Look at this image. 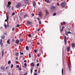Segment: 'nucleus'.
Segmentation results:
<instances>
[{"instance_id": "2", "label": "nucleus", "mask_w": 75, "mask_h": 75, "mask_svg": "<svg viewBox=\"0 0 75 75\" xmlns=\"http://www.w3.org/2000/svg\"><path fill=\"white\" fill-rule=\"evenodd\" d=\"M64 38V43L65 44V45L67 44V37H66V36H65V35H63Z\"/></svg>"}, {"instance_id": "6", "label": "nucleus", "mask_w": 75, "mask_h": 75, "mask_svg": "<svg viewBox=\"0 0 75 75\" xmlns=\"http://www.w3.org/2000/svg\"><path fill=\"white\" fill-rule=\"evenodd\" d=\"M2 39H1L0 40V44L1 45V47H2L3 46V44H2Z\"/></svg>"}, {"instance_id": "44", "label": "nucleus", "mask_w": 75, "mask_h": 75, "mask_svg": "<svg viewBox=\"0 0 75 75\" xmlns=\"http://www.w3.org/2000/svg\"><path fill=\"white\" fill-rule=\"evenodd\" d=\"M37 19L38 20H40V18H37Z\"/></svg>"}, {"instance_id": "50", "label": "nucleus", "mask_w": 75, "mask_h": 75, "mask_svg": "<svg viewBox=\"0 0 75 75\" xmlns=\"http://www.w3.org/2000/svg\"><path fill=\"white\" fill-rule=\"evenodd\" d=\"M67 65L69 67H70V66H69V64H67Z\"/></svg>"}, {"instance_id": "63", "label": "nucleus", "mask_w": 75, "mask_h": 75, "mask_svg": "<svg viewBox=\"0 0 75 75\" xmlns=\"http://www.w3.org/2000/svg\"><path fill=\"white\" fill-rule=\"evenodd\" d=\"M36 61H37V62H39L38 60H36Z\"/></svg>"}, {"instance_id": "39", "label": "nucleus", "mask_w": 75, "mask_h": 75, "mask_svg": "<svg viewBox=\"0 0 75 75\" xmlns=\"http://www.w3.org/2000/svg\"><path fill=\"white\" fill-rule=\"evenodd\" d=\"M16 67L17 68H19V67H20V66H19V65H17L16 66Z\"/></svg>"}, {"instance_id": "17", "label": "nucleus", "mask_w": 75, "mask_h": 75, "mask_svg": "<svg viewBox=\"0 0 75 75\" xmlns=\"http://www.w3.org/2000/svg\"><path fill=\"white\" fill-rule=\"evenodd\" d=\"M27 17V14H25V16H24L23 18H26V17Z\"/></svg>"}, {"instance_id": "4", "label": "nucleus", "mask_w": 75, "mask_h": 75, "mask_svg": "<svg viewBox=\"0 0 75 75\" xmlns=\"http://www.w3.org/2000/svg\"><path fill=\"white\" fill-rule=\"evenodd\" d=\"M6 18L7 19H6L5 21V22H7V21H8V19H9V17H8V15L6 16Z\"/></svg>"}, {"instance_id": "30", "label": "nucleus", "mask_w": 75, "mask_h": 75, "mask_svg": "<svg viewBox=\"0 0 75 75\" xmlns=\"http://www.w3.org/2000/svg\"><path fill=\"white\" fill-rule=\"evenodd\" d=\"M8 5H9V6H10V4H11V3H10V2H8Z\"/></svg>"}, {"instance_id": "61", "label": "nucleus", "mask_w": 75, "mask_h": 75, "mask_svg": "<svg viewBox=\"0 0 75 75\" xmlns=\"http://www.w3.org/2000/svg\"><path fill=\"white\" fill-rule=\"evenodd\" d=\"M27 74V73H25V74H24L23 75H26Z\"/></svg>"}, {"instance_id": "11", "label": "nucleus", "mask_w": 75, "mask_h": 75, "mask_svg": "<svg viewBox=\"0 0 75 75\" xmlns=\"http://www.w3.org/2000/svg\"><path fill=\"white\" fill-rule=\"evenodd\" d=\"M45 11H46V13L47 14V15H46V16H47V15H48L49 14V13H48V12L47 10H45Z\"/></svg>"}, {"instance_id": "29", "label": "nucleus", "mask_w": 75, "mask_h": 75, "mask_svg": "<svg viewBox=\"0 0 75 75\" xmlns=\"http://www.w3.org/2000/svg\"><path fill=\"white\" fill-rule=\"evenodd\" d=\"M66 35H68V32H66Z\"/></svg>"}, {"instance_id": "14", "label": "nucleus", "mask_w": 75, "mask_h": 75, "mask_svg": "<svg viewBox=\"0 0 75 75\" xmlns=\"http://www.w3.org/2000/svg\"><path fill=\"white\" fill-rule=\"evenodd\" d=\"M7 42L8 44H10V39H8L7 41Z\"/></svg>"}, {"instance_id": "35", "label": "nucleus", "mask_w": 75, "mask_h": 75, "mask_svg": "<svg viewBox=\"0 0 75 75\" xmlns=\"http://www.w3.org/2000/svg\"><path fill=\"white\" fill-rule=\"evenodd\" d=\"M20 53L21 55H23V54H24V53H21V52H20Z\"/></svg>"}, {"instance_id": "25", "label": "nucleus", "mask_w": 75, "mask_h": 75, "mask_svg": "<svg viewBox=\"0 0 75 75\" xmlns=\"http://www.w3.org/2000/svg\"><path fill=\"white\" fill-rule=\"evenodd\" d=\"M28 36L29 37H30V38L31 37V34H29L28 35Z\"/></svg>"}, {"instance_id": "32", "label": "nucleus", "mask_w": 75, "mask_h": 75, "mask_svg": "<svg viewBox=\"0 0 75 75\" xmlns=\"http://www.w3.org/2000/svg\"><path fill=\"white\" fill-rule=\"evenodd\" d=\"M15 14V13L13 12L12 14V16H13Z\"/></svg>"}, {"instance_id": "22", "label": "nucleus", "mask_w": 75, "mask_h": 75, "mask_svg": "<svg viewBox=\"0 0 75 75\" xmlns=\"http://www.w3.org/2000/svg\"><path fill=\"white\" fill-rule=\"evenodd\" d=\"M5 38V36H1V38H2V39H4Z\"/></svg>"}, {"instance_id": "28", "label": "nucleus", "mask_w": 75, "mask_h": 75, "mask_svg": "<svg viewBox=\"0 0 75 75\" xmlns=\"http://www.w3.org/2000/svg\"><path fill=\"white\" fill-rule=\"evenodd\" d=\"M20 26V25L18 24H17L16 25V27H18Z\"/></svg>"}, {"instance_id": "64", "label": "nucleus", "mask_w": 75, "mask_h": 75, "mask_svg": "<svg viewBox=\"0 0 75 75\" xmlns=\"http://www.w3.org/2000/svg\"><path fill=\"white\" fill-rule=\"evenodd\" d=\"M10 74H11L10 73H9L8 74V75H10Z\"/></svg>"}, {"instance_id": "27", "label": "nucleus", "mask_w": 75, "mask_h": 75, "mask_svg": "<svg viewBox=\"0 0 75 75\" xmlns=\"http://www.w3.org/2000/svg\"><path fill=\"white\" fill-rule=\"evenodd\" d=\"M13 66H14L13 65V64H11V68H13Z\"/></svg>"}, {"instance_id": "47", "label": "nucleus", "mask_w": 75, "mask_h": 75, "mask_svg": "<svg viewBox=\"0 0 75 75\" xmlns=\"http://www.w3.org/2000/svg\"><path fill=\"white\" fill-rule=\"evenodd\" d=\"M23 41V39H21L20 40V41L21 42H22V41Z\"/></svg>"}, {"instance_id": "38", "label": "nucleus", "mask_w": 75, "mask_h": 75, "mask_svg": "<svg viewBox=\"0 0 75 75\" xmlns=\"http://www.w3.org/2000/svg\"><path fill=\"white\" fill-rule=\"evenodd\" d=\"M9 7H10V5H7V8H8Z\"/></svg>"}, {"instance_id": "62", "label": "nucleus", "mask_w": 75, "mask_h": 75, "mask_svg": "<svg viewBox=\"0 0 75 75\" xmlns=\"http://www.w3.org/2000/svg\"><path fill=\"white\" fill-rule=\"evenodd\" d=\"M24 62H27V61L26 60H24Z\"/></svg>"}, {"instance_id": "26", "label": "nucleus", "mask_w": 75, "mask_h": 75, "mask_svg": "<svg viewBox=\"0 0 75 75\" xmlns=\"http://www.w3.org/2000/svg\"><path fill=\"white\" fill-rule=\"evenodd\" d=\"M31 65L32 67H34V64L32 63L31 64Z\"/></svg>"}, {"instance_id": "7", "label": "nucleus", "mask_w": 75, "mask_h": 75, "mask_svg": "<svg viewBox=\"0 0 75 75\" xmlns=\"http://www.w3.org/2000/svg\"><path fill=\"white\" fill-rule=\"evenodd\" d=\"M27 23L28 24L30 25V24H32V23L30 21H27Z\"/></svg>"}, {"instance_id": "51", "label": "nucleus", "mask_w": 75, "mask_h": 75, "mask_svg": "<svg viewBox=\"0 0 75 75\" xmlns=\"http://www.w3.org/2000/svg\"><path fill=\"white\" fill-rule=\"evenodd\" d=\"M63 29H61L60 31H63Z\"/></svg>"}, {"instance_id": "53", "label": "nucleus", "mask_w": 75, "mask_h": 75, "mask_svg": "<svg viewBox=\"0 0 75 75\" xmlns=\"http://www.w3.org/2000/svg\"><path fill=\"white\" fill-rule=\"evenodd\" d=\"M9 25H9V24H8L7 26V27H9Z\"/></svg>"}, {"instance_id": "23", "label": "nucleus", "mask_w": 75, "mask_h": 75, "mask_svg": "<svg viewBox=\"0 0 75 75\" xmlns=\"http://www.w3.org/2000/svg\"><path fill=\"white\" fill-rule=\"evenodd\" d=\"M4 26L6 28H7V26L6 24L4 25Z\"/></svg>"}, {"instance_id": "42", "label": "nucleus", "mask_w": 75, "mask_h": 75, "mask_svg": "<svg viewBox=\"0 0 75 75\" xmlns=\"http://www.w3.org/2000/svg\"><path fill=\"white\" fill-rule=\"evenodd\" d=\"M69 71H71V67H69Z\"/></svg>"}, {"instance_id": "20", "label": "nucleus", "mask_w": 75, "mask_h": 75, "mask_svg": "<svg viewBox=\"0 0 75 75\" xmlns=\"http://www.w3.org/2000/svg\"><path fill=\"white\" fill-rule=\"evenodd\" d=\"M71 46L72 47H75V44L74 43H72L71 44Z\"/></svg>"}, {"instance_id": "1", "label": "nucleus", "mask_w": 75, "mask_h": 75, "mask_svg": "<svg viewBox=\"0 0 75 75\" xmlns=\"http://www.w3.org/2000/svg\"><path fill=\"white\" fill-rule=\"evenodd\" d=\"M51 11H55V9H56V8L55 7V6H52L51 8Z\"/></svg>"}, {"instance_id": "48", "label": "nucleus", "mask_w": 75, "mask_h": 75, "mask_svg": "<svg viewBox=\"0 0 75 75\" xmlns=\"http://www.w3.org/2000/svg\"><path fill=\"white\" fill-rule=\"evenodd\" d=\"M18 53H16V56H18Z\"/></svg>"}, {"instance_id": "57", "label": "nucleus", "mask_w": 75, "mask_h": 75, "mask_svg": "<svg viewBox=\"0 0 75 75\" xmlns=\"http://www.w3.org/2000/svg\"><path fill=\"white\" fill-rule=\"evenodd\" d=\"M20 20L21 21V20H22V18L21 17H20Z\"/></svg>"}, {"instance_id": "9", "label": "nucleus", "mask_w": 75, "mask_h": 75, "mask_svg": "<svg viewBox=\"0 0 75 75\" xmlns=\"http://www.w3.org/2000/svg\"><path fill=\"white\" fill-rule=\"evenodd\" d=\"M70 49V47H69V46H68L67 49V52H69V49Z\"/></svg>"}, {"instance_id": "15", "label": "nucleus", "mask_w": 75, "mask_h": 75, "mask_svg": "<svg viewBox=\"0 0 75 75\" xmlns=\"http://www.w3.org/2000/svg\"><path fill=\"white\" fill-rule=\"evenodd\" d=\"M1 69H3V70H4V69H5L4 68V67L3 66H2L1 67Z\"/></svg>"}, {"instance_id": "54", "label": "nucleus", "mask_w": 75, "mask_h": 75, "mask_svg": "<svg viewBox=\"0 0 75 75\" xmlns=\"http://www.w3.org/2000/svg\"><path fill=\"white\" fill-rule=\"evenodd\" d=\"M16 64H18V61H16Z\"/></svg>"}, {"instance_id": "55", "label": "nucleus", "mask_w": 75, "mask_h": 75, "mask_svg": "<svg viewBox=\"0 0 75 75\" xmlns=\"http://www.w3.org/2000/svg\"><path fill=\"white\" fill-rule=\"evenodd\" d=\"M40 30V29H38V30H37L36 31H39V30Z\"/></svg>"}, {"instance_id": "3", "label": "nucleus", "mask_w": 75, "mask_h": 75, "mask_svg": "<svg viewBox=\"0 0 75 75\" xmlns=\"http://www.w3.org/2000/svg\"><path fill=\"white\" fill-rule=\"evenodd\" d=\"M21 4L20 3H18L16 6V8H18L21 5Z\"/></svg>"}, {"instance_id": "43", "label": "nucleus", "mask_w": 75, "mask_h": 75, "mask_svg": "<svg viewBox=\"0 0 75 75\" xmlns=\"http://www.w3.org/2000/svg\"><path fill=\"white\" fill-rule=\"evenodd\" d=\"M32 15L33 17H34V13H33Z\"/></svg>"}, {"instance_id": "13", "label": "nucleus", "mask_w": 75, "mask_h": 75, "mask_svg": "<svg viewBox=\"0 0 75 75\" xmlns=\"http://www.w3.org/2000/svg\"><path fill=\"white\" fill-rule=\"evenodd\" d=\"M16 44H18L19 43V40H17L16 41Z\"/></svg>"}, {"instance_id": "10", "label": "nucleus", "mask_w": 75, "mask_h": 75, "mask_svg": "<svg viewBox=\"0 0 75 75\" xmlns=\"http://www.w3.org/2000/svg\"><path fill=\"white\" fill-rule=\"evenodd\" d=\"M33 6L34 7H35V6H36V3H35V1H34L33 3Z\"/></svg>"}, {"instance_id": "49", "label": "nucleus", "mask_w": 75, "mask_h": 75, "mask_svg": "<svg viewBox=\"0 0 75 75\" xmlns=\"http://www.w3.org/2000/svg\"><path fill=\"white\" fill-rule=\"evenodd\" d=\"M63 24H66V23H65V22H63Z\"/></svg>"}, {"instance_id": "60", "label": "nucleus", "mask_w": 75, "mask_h": 75, "mask_svg": "<svg viewBox=\"0 0 75 75\" xmlns=\"http://www.w3.org/2000/svg\"><path fill=\"white\" fill-rule=\"evenodd\" d=\"M37 56L38 57H39V56H40V54H37Z\"/></svg>"}, {"instance_id": "56", "label": "nucleus", "mask_w": 75, "mask_h": 75, "mask_svg": "<svg viewBox=\"0 0 75 75\" xmlns=\"http://www.w3.org/2000/svg\"><path fill=\"white\" fill-rule=\"evenodd\" d=\"M14 28H13L12 29V31H14Z\"/></svg>"}, {"instance_id": "34", "label": "nucleus", "mask_w": 75, "mask_h": 75, "mask_svg": "<svg viewBox=\"0 0 75 75\" xmlns=\"http://www.w3.org/2000/svg\"><path fill=\"white\" fill-rule=\"evenodd\" d=\"M39 22L40 24H41V21H39Z\"/></svg>"}, {"instance_id": "19", "label": "nucleus", "mask_w": 75, "mask_h": 75, "mask_svg": "<svg viewBox=\"0 0 75 75\" xmlns=\"http://www.w3.org/2000/svg\"><path fill=\"white\" fill-rule=\"evenodd\" d=\"M45 1L46 3H50V1H49L48 0H45Z\"/></svg>"}, {"instance_id": "41", "label": "nucleus", "mask_w": 75, "mask_h": 75, "mask_svg": "<svg viewBox=\"0 0 75 75\" xmlns=\"http://www.w3.org/2000/svg\"><path fill=\"white\" fill-rule=\"evenodd\" d=\"M40 65V64H39V63H38L37 64V67H38V66H39V65Z\"/></svg>"}, {"instance_id": "5", "label": "nucleus", "mask_w": 75, "mask_h": 75, "mask_svg": "<svg viewBox=\"0 0 75 75\" xmlns=\"http://www.w3.org/2000/svg\"><path fill=\"white\" fill-rule=\"evenodd\" d=\"M61 6L62 7H64L65 6V3H62L61 4Z\"/></svg>"}, {"instance_id": "18", "label": "nucleus", "mask_w": 75, "mask_h": 75, "mask_svg": "<svg viewBox=\"0 0 75 75\" xmlns=\"http://www.w3.org/2000/svg\"><path fill=\"white\" fill-rule=\"evenodd\" d=\"M62 75H63L64 74V69L63 68H62Z\"/></svg>"}, {"instance_id": "52", "label": "nucleus", "mask_w": 75, "mask_h": 75, "mask_svg": "<svg viewBox=\"0 0 75 75\" xmlns=\"http://www.w3.org/2000/svg\"><path fill=\"white\" fill-rule=\"evenodd\" d=\"M39 44H40V43L38 42L37 43V45H39Z\"/></svg>"}, {"instance_id": "31", "label": "nucleus", "mask_w": 75, "mask_h": 75, "mask_svg": "<svg viewBox=\"0 0 75 75\" xmlns=\"http://www.w3.org/2000/svg\"><path fill=\"white\" fill-rule=\"evenodd\" d=\"M11 64V61H9L8 62V64Z\"/></svg>"}, {"instance_id": "12", "label": "nucleus", "mask_w": 75, "mask_h": 75, "mask_svg": "<svg viewBox=\"0 0 75 75\" xmlns=\"http://www.w3.org/2000/svg\"><path fill=\"white\" fill-rule=\"evenodd\" d=\"M24 1L25 3H28L29 2L28 0H24Z\"/></svg>"}, {"instance_id": "36", "label": "nucleus", "mask_w": 75, "mask_h": 75, "mask_svg": "<svg viewBox=\"0 0 75 75\" xmlns=\"http://www.w3.org/2000/svg\"><path fill=\"white\" fill-rule=\"evenodd\" d=\"M29 58H31V54H29Z\"/></svg>"}, {"instance_id": "40", "label": "nucleus", "mask_w": 75, "mask_h": 75, "mask_svg": "<svg viewBox=\"0 0 75 75\" xmlns=\"http://www.w3.org/2000/svg\"><path fill=\"white\" fill-rule=\"evenodd\" d=\"M68 34H72V33L69 31L68 32Z\"/></svg>"}, {"instance_id": "33", "label": "nucleus", "mask_w": 75, "mask_h": 75, "mask_svg": "<svg viewBox=\"0 0 75 75\" xmlns=\"http://www.w3.org/2000/svg\"><path fill=\"white\" fill-rule=\"evenodd\" d=\"M53 16H56V13H54L53 14Z\"/></svg>"}, {"instance_id": "24", "label": "nucleus", "mask_w": 75, "mask_h": 75, "mask_svg": "<svg viewBox=\"0 0 75 75\" xmlns=\"http://www.w3.org/2000/svg\"><path fill=\"white\" fill-rule=\"evenodd\" d=\"M33 68H31L30 69L31 74H32V72H33Z\"/></svg>"}, {"instance_id": "59", "label": "nucleus", "mask_w": 75, "mask_h": 75, "mask_svg": "<svg viewBox=\"0 0 75 75\" xmlns=\"http://www.w3.org/2000/svg\"><path fill=\"white\" fill-rule=\"evenodd\" d=\"M27 41H28V42H30V40H28Z\"/></svg>"}, {"instance_id": "46", "label": "nucleus", "mask_w": 75, "mask_h": 75, "mask_svg": "<svg viewBox=\"0 0 75 75\" xmlns=\"http://www.w3.org/2000/svg\"><path fill=\"white\" fill-rule=\"evenodd\" d=\"M19 69L20 71H21V67H19Z\"/></svg>"}, {"instance_id": "8", "label": "nucleus", "mask_w": 75, "mask_h": 75, "mask_svg": "<svg viewBox=\"0 0 75 75\" xmlns=\"http://www.w3.org/2000/svg\"><path fill=\"white\" fill-rule=\"evenodd\" d=\"M38 16H39L40 17H42V13L41 12H40L38 14Z\"/></svg>"}, {"instance_id": "45", "label": "nucleus", "mask_w": 75, "mask_h": 75, "mask_svg": "<svg viewBox=\"0 0 75 75\" xmlns=\"http://www.w3.org/2000/svg\"><path fill=\"white\" fill-rule=\"evenodd\" d=\"M24 65L26 67H27V63H25L24 64Z\"/></svg>"}, {"instance_id": "21", "label": "nucleus", "mask_w": 75, "mask_h": 75, "mask_svg": "<svg viewBox=\"0 0 75 75\" xmlns=\"http://www.w3.org/2000/svg\"><path fill=\"white\" fill-rule=\"evenodd\" d=\"M26 50H29V48L28 46H26Z\"/></svg>"}, {"instance_id": "37", "label": "nucleus", "mask_w": 75, "mask_h": 75, "mask_svg": "<svg viewBox=\"0 0 75 75\" xmlns=\"http://www.w3.org/2000/svg\"><path fill=\"white\" fill-rule=\"evenodd\" d=\"M34 51L35 52V53H36V52H37V50H34Z\"/></svg>"}, {"instance_id": "58", "label": "nucleus", "mask_w": 75, "mask_h": 75, "mask_svg": "<svg viewBox=\"0 0 75 75\" xmlns=\"http://www.w3.org/2000/svg\"><path fill=\"white\" fill-rule=\"evenodd\" d=\"M8 69V67H6V68H5V69Z\"/></svg>"}, {"instance_id": "16", "label": "nucleus", "mask_w": 75, "mask_h": 75, "mask_svg": "<svg viewBox=\"0 0 75 75\" xmlns=\"http://www.w3.org/2000/svg\"><path fill=\"white\" fill-rule=\"evenodd\" d=\"M4 54V51L3 50L2 52V56H3Z\"/></svg>"}]
</instances>
